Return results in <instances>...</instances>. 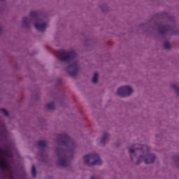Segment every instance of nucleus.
Masks as SVG:
<instances>
[{
  "mask_svg": "<svg viewBox=\"0 0 179 179\" xmlns=\"http://www.w3.org/2000/svg\"><path fill=\"white\" fill-rule=\"evenodd\" d=\"M159 34H166L168 31H170V26L169 25H160L158 28Z\"/></svg>",
  "mask_w": 179,
  "mask_h": 179,
  "instance_id": "9",
  "label": "nucleus"
},
{
  "mask_svg": "<svg viewBox=\"0 0 179 179\" xmlns=\"http://www.w3.org/2000/svg\"><path fill=\"white\" fill-rule=\"evenodd\" d=\"M98 78H99V74L97 73H94L92 78V83H97Z\"/></svg>",
  "mask_w": 179,
  "mask_h": 179,
  "instance_id": "15",
  "label": "nucleus"
},
{
  "mask_svg": "<svg viewBox=\"0 0 179 179\" xmlns=\"http://www.w3.org/2000/svg\"><path fill=\"white\" fill-rule=\"evenodd\" d=\"M1 111L3 113V115H5L6 117H9V113H8L7 110L1 108Z\"/></svg>",
  "mask_w": 179,
  "mask_h": 179,
  "instance_id": "18",
  "label": "nucleus"
},
{
  "mask_svg": "<svg viewBox=\"0 0 179 179\" xmlns=\"http://www.w3.org/2000/svg\"><path fill=\"white\" fill-rule=\"evenodd\" d=\"M57 138L58 142H59V143H62V145H64V146H66L69 152H71V150H73L75 149V141H73V138H71V137H69L68 134H58Z\"/></svg>",
  "mask_w": 179,
  "mask_h": 179,
  "instance_id": "2",
  "label": "nucleus"
},
{
  "mask_svg": "<svg viewBox=\"0 0 179 179\" xmlns=\"http://www.w3.org/2000/svg\"><path fill=\"white\" fill-rule=\"evenodd\" d=\"M0 33H2V28L0 27Z\"/></svg>",
  "mask_w": 179,
  "mask_h": 179,
  "instance_id": "22",
  "label": "nucleus"
},
{
  "mask_svg": "<svg viewBox=\"0 0 179 179\" xmlns=\"http://www.w3.org/2000/svg\"><path fill=\"white\" fill-rule=\"evenodd\" d=\"M129 153L130 155V158L131 159L132 162H134V155H135V149L129 148Z\"/></svg>",
  "mask_w": 179,
  "mask_h": 179,
  "instance_id": "14",
  "label": "nucleus"
},
{
  "mask_svg": "<svg viewBox=\"0 0 179 179\" xmlns=\"http://www.w3.org/2000/svg\"><path fill=\"white\" fill-rule=\"evenodd\" d=\"M46 108L48 110H54L55 108V104L54 102H50L46 104Z\"/></svg>",
  "mask_w": 179,
  "mask_h": 179,
  "instance_id": "13",
  "label": "nucleus"
},
{
  "mask_svg": "<svg viewBox=\"0 0 179 179\" xmlns=\"http://www.w3.org/2000/svg\"><path fill=\"white\" fill-rule=\"evenodd\" d=\"M142 159H144L145 163H146V164H150L153 163L155 160H156V155L155 154H148L146 158H145L143 155H141L138 159L137 164H139Z\"/></svg>",
  "mask_w": 179,
  "mask_h": 179,
  "instance_id": "8",
  "label": "nucleus"
},
{
  "mask_svg": "<svg viewBox=\"0 0 179 179\" xmlns=\"http://www.w3.org/2000/svg\"><path fill=\"white\" fill-rule=\"evenodd\" d=\"M136 149H145V146H142L140 148H136Z\"/></svg>",
  "mask_w": 179,
  "mask_h": 179,
  "instance_id": "21",
  "label": "nucleus"
},
{
  "mask_svg": "<svg viewBox=\"0 0 179 179\" xmlns=\"http://www.w3.org/2000/svg\"><path fill=\"white\" fill-rule=\"evenodd\" d=\"M58 53L60 55V61L67 62L68 64H69V62H72V61H75V59H76V57H78V55L74 52V50L66 52L64 50L62 49L58 51Z\"/></svg>",
  "mask_w": 179,
  "mask_h": 179,
  "instance_id": "3",
  "label": "nucleus"
},
{
  "mask_svg": "<svg viewBox=\"0 0 179 179\" xmlns=\"http://www.w3.org/2000/svg\"><path fill=\"white\" fill-rule=\"evenodd\" d=\"M132 92V88L129 86H122L117 90V95L120 97H127V96H131Z\"/></svg>",
  "mask_w": 179,
  "mask_h": 179,
  "instance_id": "6",
  "label": "nucleus"
},
{
  "mask_svg": "<svg viewBox=\"0 0 179 179\" xmlns=\"http://www.w3.org/2000/svg\"><path fill=\"white\" fill-rule=\"evenodd\" d=\"M7 166H8V163L6 162V160L0 159V169H1V170H5Z\"/></svg>",
  "mask_w": 179,
  "mask_h": 179,
  "instance_id": "10",
  "label": "nucleus"
},
{
  "mask_svg": "<svg viewBox=\"0 0 179 179\" xmlns=\"http://www.w3.org/2000/svg\"><path fill=\"white\" fill-rule=\"evenodd\" d=\"M78 69L79 66L78 65V62H74L66 69V71H67L68 73L71 76H75L77 75Z\"/></svg>",
  "mask_w": 179,
  "mask_h": 179,
  "instance_id": "7",
  "label": "nucleus"
},
{
  "mask_svg": "<svg viewBox=\"0 0 179 179\" xmlns=\"http://www.w3.org/2000/svg\"><path fill=\"white\" fill-rule=\"evenodd\" d=\"M173 89H174L175 92H176L177 94L179 96V88L177 87L176 84L172 85Z\"/></svg>",
  "mask_w": 179,
  "mask_h": 179,
  "instance_id": "17",
  "label": "nucleus"
},
{
  "mask_svg": "<svg viewBox=\"0 0 179 179\" xmlns=\"http://www.w3.org/2000/svg\"><path fill=\"white\" fill-rule=\"evenodd\" d=\"M56 152L59 157V166H61L62 167H68V166H69V162H68V157L65 155V152L62 150H58V148H56Z\"/></svg>",
  "mask_w": 179,
  "mask_h": 179,
  "instance_id": "5",
  "label": "nucleus"
},
{
  "mask_svg": "<svg viewBox=\"0 0 179 179\" xmlns=\"http://www.w3.org/2000/svg\"><path fill=\"white\" fill-rule=\"evenodd\" d=\"M31 174L33 177H36L37 176V171H36V166L34 165H33L31 168Z\"/></svg>",
  "mask_w": 179,
  "mask_h": 179,
  "instance_id": "16",
  "label": "nucleus"
},
{
  "mask_svg": "<svg viewBox=\"0 0 179 179\" xmlns=\"http://www.w3.org/2000/svg\"><path fill=\"white\" fill-rule=\"evenodd\" d=\"M178 167H179V166H178Z\"/></svg>",
  "mask_w": 179,
  "mask_h": 179,
  "instance_id": "25",
  "label": "nucleus"
},
{
  "mask_svg": "<svg viewBox=\"0 0 179 179\" xmlns=\"http://www.w3.org/2000/svg\"><path fill=\"white\" fill-rule=\"evenodd\" d=\"M164 48H165V50H170V43H169V42H165L164 44Z\"/></svg>",
  "mask_w": 179,
  "mask_h": 179,
  "instance_id": "19",
  "label": "nucleus"
},
{
  "mask_svg": "<svg viewBox=\"0 0 179 179\" xmlns=\"http://www.w3.org/2000/svg\"><path fill=\"white\" fill-rule=\"evenodd\" d=\"M91 179H94V176H92V177H91Z\"/></svg>",
  "mask_w": 179,
  "mask_h": 179,
  "instance_id": "23",
  "label": "nucleus"
},
{
  "mask_svg": "<svg viewBox=\"0 0 179 179\" xmlns=\"http://www.w3.org/2000/svg\"><path fill=\"white\" fill-rule=\"evenodd\" d=\"M108 134L105 133L102 135V137L101 138V143H102L103 145L106 144V141H107L108 139Z\"/></svg>",
  "mask_w": 179,
  "mask_h": 179,
  "instance_id": "11",
  "label": "nucleus"
},
{
  "mask_svg": "<svg viewBox=\"0 0 179 179\" xmlns=\"http://www.w3.org/2000/svg\"><path fill=\"white\" fill-rule=\"evenodd\" d=\"M85 164L87 166H94L96 164H102L103 161L100 159L99 155L96 153L86 155L83 157Z\"/></svg>",
  "mask_w": 179,
  "mask_h": 179,
  "instance_id": "4",
  "label": "nucleus"
},
{
  "mask_svg": "<svg viewBox=\"0 0 179 179\" xmlns=\"http://www.w3.org/2000/svg\"><path fill=\"white\" fill-rule=\"evenodd\" d=\"M37 145L39 148H45V146H47V142H45V141H43V140L38 141L37 142Z\"/></svg>",
  "mask_w": 179,
  "mask_h": 179,
  "instance_id": "12",
  "label": "nucleus"
},
{
  "mask_svg": "<svg viewBox=\"0 0 179 179\" xmlns=\"http://www.w3.org/2000/svg\"><path fill=\"white\" fill-rule=\"evenodd\" d=\"M29 15L30 17L22 18V25L24 27H29V24H30L33 20H35L34 26L36 30L41 32L45 31L47 27V23L41 22L40 13L37 11H31Z\"/></svg>",
  "mask_w": 179,
  "mask_h": 179,
  "instance_id": "1",
  "label": "nucleus"
},
{
  "mask_svg": "<svg viewBox=\"0 0 179 179\" xmlns=\"http://www.w3.org/2000/svg\"><path fill=\"white\" fill-rule=\"evenodd\" d=\"M148 152H149V148H147Z\"/></svg>",
  "mask_w": 179,
  "mask_h": 179,
  "instance_id": "24",
  "label": "nucleus"
},
{
  "mask_svg": "<svg viewBox=\"0 0 179 179\" xmlns=\"http://www.w3.org/2000/svg\"><path fill=\"white\" fill-rule=\"evenodd\" d=\"M0 152H1V153H3L4 155H8V152L3 151V150H2V148H0Z\"/></svg>",
  "mask_w": 179,
  "mask_h": 179,
  "instance_id": "20",
  "label": "nucleus"
}]
</instances>
